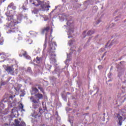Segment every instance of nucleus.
Returning a JSON list of instances; mask_svg holds the SVG:
<instances>
[{
	"label": "nucleus",
	"mask_w": 126,
	"mask_h": 126,
	"mask_svg": "<svg viewBox=\"0 0 126 126\" xmlns=\"http://www.w3.org/2000/svg\"><path fill=\"white\" fill-rule=\"evenodd\" d=\"M7 18V20L8 21V25L6 26V29L8 30L7 33H14V32H17L18 29L15 27L16 24L21 23V15L18 16H16L17 19H13V16L9 13V11H7L5 13Z\"/></svg>",
	"instance_id": "nucleus-1"
},
{
	"label": "nucleus",
	"mask_w": 126,
	"mask_h": 126,
	"mask_svg": "<svg viewBox=\"0 0 126 126\" xmlns=\"http://www.w3.org/2000/svg\"><path fill=\"white\" fill-rule=\"evenodd\" d=\"M60 20L61 21H63L64 19H66V25H64V27H65L68 30L67 35L68 38H71L72 37V33H73V21L71 20H67L66 16L64 14L59 15Z\"/></svg>",
	"instance_id": "nucleus-2"
},
{
	"label": "nucleus",
	"mask_w": 126,
	"mask_h": 126,
	"mask_svg": "<svg viewBox=\"0 0 126 126\" xmlns=\"http://www.w3.org/2000/svg\"><path fill=\"white\" fill-rule=\"evenodd\" d=\"M30 1H33L32 4H35L36 6H39V5H40V8H39V10H41V11L49 10V8L51 7V6L48 5L49 3L45 4H44V1H40V0H30Z\"/></svg>",
	"instance_id": "nucleus-3"
},
{
	"label": "nucleus",
	"mask_w": 126,
	"mask_h": 126,
	"mask_svg": "<svg viewBox=\"0 0 126 126\" xmlns=\"http://www.w3.org/2000/svg\"><path fill=\"white\" fill-rule=\"evenodd\" d=\"M49 47L48 49V52L50 55V60H54V62H56V59L54 57H56V55L54 53L55 52V50H56V47H57V44L56 42H51V41L49 42Z\"/></svg>",
	"instance_id": "nucleus-4"
},
{
	"label": "nucleus",
	"mask_w": 126,
	"mask_h": 126,
	"mask_svg": "<svg viewBox=\"0 0 126 126\" xmlns=\"http://www.w3.org/2000/svg\"><path fill=\"white\" fill-rule=\"evenodd\" d=\"M50 30V28L47 27L43 29L42 33L44 34L45 33V41L44 45L43 46V51L46 50V48H47V41L48 40V38H49V31Z\"/></svg>",
	"instance_id": "nucleus-5"
},
{
	"label": "nucleus",
	"mask_w": 126,
	"mask_h": 126,
	"mask_svg": "<svg viewBox=\"0 0 126 126\" xmlns=\"http://www.w3.org/2000/svg\"><path fill=\"white\" fill-rule=\"evenodd\" d=\"M126 100V97L125 95H121V96L118 97L117 100H114V105H117V106H121L122 103H124Z\"/></svg>",
	"instance_id": "nucleus-6"
},
{
	"label": "nucleus",
	"mask_w": 126,
	"mask_h": 126,
	"mask_svg": "<svg viewBox=\"0 0 126 126\" xmlns=\"http://www.w3.org/2000/svg\"><path fill=\"white\" fill-rule=\"evenodd\" d=\"M14 97H15V95H9V96H7V97H6V95H5L4 97V99L1 100L0 104V110H2V109H3L4 108V104H3L2 103V102H4V103H5V102H6V100H5V98L7 100H8V99H9V100H12V98H14Z\"/></svg>",
	"instance_id": "nucleus-7"
},
{
	"label": "nucleus",
	"mask_w": 126,
	"mask_h": 126,
	"mask_svg": "<svg viewBox=\"0 0 126 126\" xmlns=\"http://www.w3.org/2000/svg\"><path fill=\"white\" fill-rule=\"evenodd\" d=\"M30 100L32 103V108H33V109H36L37 107L39 106V104H40L39 99L35 98L33 97V96H31L30 97Z\"/></svg>",
	"instance_id": "nucleus-8"
},
{
	"label": "nucleus",
	"mask_w": 126,
	"mask_h": 126,
	"mask_svg": "<svg viewBox=\"0 0 126 126\" xmlns=\"http://www.w3.org/2000/svg\"><path fill=\"white\" fill-rule=\"evenodd\" d=\"M122 115L124 117L121 116L119 114L117 115V118L118 119V126H121L123 124V121L126 119V112L124 113V114H122Z\"/></svg>",
	"instance_id": "nucleus-9"
},
{
	"label": "nucleus",
	"mask_w": 126,
	"mask_h": 126,
	"mask_svg": "<svg viewBox=\"0 0 126 126\" xmlns=\"http://www.w3.org/2000/svg\"><path fill=\"white\" fill-rule=\"evenodd\" d=\"M16 115H18V111L16 110L15 108L12 109L11 111V115H10V117L11 118L9 119L10 122H11V120H12V118H16Z\"/></svg>",
	"instance_id": "nucleus-10"
},
{
	"label": "nucleus",
	"mask_w": 126,
	"mask_h": 126,
	"mask_svg": "<svg viewBox=\"0 0 126 126\" xmlns=\"http://www.w3.org/2000/svg\"><path fill=\"white\" fill-rule=\"evenodd\" d=\"M19 57H22L23 56L24 58L27 59V60H29L30 59V56H29L27 54V52L26 51H24V50H22L19 54Z\"/></svg>",
	"instance_id": "nucleus-11"
},
{
	"label": "nucleus",
	"mask_w": 126,
	"mask_h": 126,
	"mask_svg": "<svg viewBox=\"0 0 126 126\" xmlns=\"http://www.w3.org/2000/svg\"><path fill=\"white\" fill-rule=\"evenodd\" d=\"M5 70L7 71L9 73H10V74H13L14 73V69L12 67L8 66L6 67Z\"/></svg>",
	"instance_id": "nucleus-12"
},
{
	"label": "nucleus",
	"mask_w": 126,
	"mask_h": 126,
	"mask_svg": "<svg viewBox=\"0 0 126 126\" xmlns=\"http://www.w3.org/2000/svg\"><path fill=\"white\" fill-rule=\"evenodd\" d=\"M71 49H70L71 51L70 52V53L68 54H67V59L66 61L65 62V64H68V63L69 61H70V56H71V54H72V51H71Z\"/></svg>",
	"instance_id": "nucleus-13"
},
{
	"label": "nucleus",
	"mask_w": 126,
	"mask_h": 126,
	"mask_svg": "<svg viewBox=\"0 0 126 126\" xmlns=\"http://www.w3.org/2000/svg\"><path fill=\"white\" fill-rule=\"evenodd\" d=\"M63 69H66V70H67V69L66 68V66H65V68L63 69L56 68L55 70V72H54L53 73H60V72H62V70H63Z\"/></svg>",
	"instance_id": "nucleus-14"
},
{
	"label": "nucleus",
	"mask_w": 126,
	"mask_h": 126,
	"mask_svg": "<svg viewBox=\"0 0 126 126\" xmlns=\"http://www.w3.org/2000/svg\"><path fill=\"white\" fill-rule=\"evenodd\" d=\"M116 42V40H113L111 43H110V42H108L105 46V48H110L111 46L113 45V44Z\"/></svg>",
	"instance_id": "nucleus-15"
},
{
	"label": "nucleus",
	"mask_w": 126,
	"mask_h": 126,
	"mask_svg": "<svg viewBox=\"0 0 126 126\" xmlns=\"http://www.w3.org/2000/svg\"><path fill=\"white\" fill-rule=\"evenodd\" d=\"M35 96L36 97V98H37L38 100H41L42 99H43V94H35Z\"/></svg>",
	"instance_id": "nucleus-16"
},
{
	"label": "nucleus",
	"mask_w": 126,
	"mask_h": 126,
	"mask_svg": "<svg viewBox=\"0 0 126 126\" xmlns=\"http://www.w3.org/2000/svg\"><path fill=\"white\" fill-rule=\"evenodd\" d=\"M43 57H36V63H41L43 61Z\"/></svg>",
	"instance_id": "nucleus-17"
},
{
	"label": "nucleus",
	"mask_w": 126,
	"mask_h": 126,
	"mask_svg": "<svg viewBox=\"0 0 126 126\" xmlns=\"http://www.w3.org/2000/svg\"><path fill=\"white\" fill-rule=\"evenodd\" d=\"M38 92V90H37V88H33L32 91V95H34L35 94H36Z\"/></svg>",
	"instance_id": "nucleus-18"
},
{
	"label": "nucleus",
	"mask_w": 126,
	"mask_h": 126,
	"mask_svg": "<svg viewBox=\"0 0 126 126\" xmlns=\"http://www.w3.org/2000/svg\"><path fill=\"white\" fill-rule=\"evenodd\" d=\"M19 107L20 109H21V112L22 113H23V112H25V109H24L23 108H24V106L23 105V104H22V103H20L19 105Z\"/></svg>",
	"instance_id": "nucleus-19"
},
{
	"label": "nucleus",
	"mask_w": 126,
	"mask_h": 126,
	"mask_svg": "<svg viewBox=\"0 0 126 126\" xmlns=\"http://www.w3.org/2000/svg\"><path fill=\"white\" fill-rule=\"evenodd\" d=\"M101 22V19L96 18L95 22L94 23V26L96 25H98L99 23Z\"/></svg>",
	"instance_id": "nucleus-20"
},
{
	"label": "nucleus",
	"mask_w": 126,
	"mask_h": 126,
	"mask_svg": "<svg viewBox=\"0 0 126 126\" xmlns=\"http://www.w3.org/2000/svg\"><path fill=\"white\" fill-rule=\"evenodd\" d=\"M38 16H40V17H43V18L44 19V21H47V20H48L49 18H48L47 16L46 15H42L40 14H39Z\"/></svg>",
	"instance_id": "nucleus-21"
},
{
	"label": "nucleus",
	"mask_w": 126,
	"mask_h": 126,
	"mask_svg": "<svg viewBox=\"0 0 126 126\" xmlns=\"http://www.w3.org/2000/svg\"><path fill=\"white\" fill-rule=\"evenodd\" d=\"M32 14H37L39 12V10L38 9L34 8L32 10Z\"/></svg>",
	"instance_id": "nucleus-22"
},
{
	"label": "nucleus",
	"mask_w": 126,
	"mask_h": 126,
	"mask_svg": "<svg viewBox=\"0 0 126 126\" xmlns=\"http://www.w3.org/2000/svg\"><path fill=\"white\" fill-rule=\"evenodd\" d=\"M29 34L32 36V37H34V36H36L37 35V33L35 32L31 31L29 32Z\"/></svg>",
	"instance_id": "nucleus-23"
},
{
	"label": "nucleus",
	"mask_w": 126,
	"mask_h": 126,
	"mask_svg": "<svg viewBox=\"0 0 126 126\" xmlns=\"http://www.w3.org/2000/svg\"><path fill=\"white\" fill-rule=\"evenodd\" d=\"M92 34H94V31L93 30L89 31L87 33L88 36H91Z\"/></svg>",
	"instance_id": "nucleus-24"
},
{
	"label": "nucleus",
	"mask_w": 126,
	"mask_h": 126,
	"mask_svg": "<svg viewBox=\"0 0 126 126\" xmlns=\"http://www.w3.org/2000/svg\"><path fill=\"white\" fill-rule=\"evenodd\" d=\"M122 89L124 90V92H126V83H124L122 86Z\"/></svg>",
	"instance_id": "nucleus-25"
},
{
	"label": "nucleus",
	"mask_w": 126,
	"mask_h": 126,
	"mask_svg": "<svg viewBox=\"0 0 126 126\" xmlns=\"http://www.w3.org/2000/svg\"><path fill=\"white\" fill-rule=\"evenodd\" d=\"M20 87H21V85H18L17 87H15V90L16 91L18 92V91H19L20 90Z\"/></svg>",
	"instance_id": "nucleus-26"
},
{
	"label": "nucleus",
	"mask_w": 126,
	"mask_h": 126,
	"mask_svg": "<svg viewBox=\"0 0 126 126\" xmlns=\"http://www.w3.org/2000/svg\"><path fill=\"white\" fill-rule=\"evenodd\" d=\"M20 87H21V85H18L17 87H15V90L16 91L18 92V91H19L20 90Z\"/></svg>",
	"instance_id": "nucleus-27"
},
{
	"label": "nucleus",
	"mask_w": 126,
	"mask_h": 126,
	"mask_svg": "<svg viewBox=\"0 0 126 126\" xmlns=\"http://www.w3.org/2000/svg\"><path fill=\"white\" fill-rule=\"evenodd\" d=\"M97 10H98V7H97V6H94L93 8V12H94V13H95V12H96Z\"/></svg>",
	"instance_id": "nucleus-28"
},
{
	"label": "nucleus",
	"mask_w": 126,
	"mask_h": 126,
	"mask_svg": "<svg viewBox=\"0 0 126 126\" xmlns=\"http://www.w3.org/2000/svg\"><path fill=\"white\" fill-rule=\"evenodd\" d=\"M14 5V3H13V2H11V3H10L8 7H7V9H8V8H9V7H11L12 8L13 7V6Z\"/></svg>",
	"instance_id": "nucleus-29"
},
{
	"label": "nucleus",
	"mask_w": 126,
	"mask_h": 126,
	"mask_svg": "<svg viewBox=\"0 0 126 126\" xmlns=\"http://www.w3.org/2000/svg\"><path fill=\"white\" fill-rule=\"evenodd\" d=\"M37 88L40 90L41 92H43L44 90L43 89V88H42L41 86H39Z\"/></svg>",
	"instance_id": "nucleus-30"
},
{
	"label": "nucleus",
	"mask_w": 126,
	"mask_h": 126,
	"mask_svg": "<svg viewBox=\"0 0 126 126\" xmlns=\"http://www.w3.org/2000/svg\"><path fill=\"white\" fill-rule=\"evenodd\" d=\"M28 44H29V45H31V44H32V42H33V41L31 39H29L28 41Z\"/></svg>",
	"instance_id": "nucleus-31"
},
{
	"label": "nucleus",
	"mask_w": 126,
	"mask_h": 126,
	"mask_svg": "<svg viewBox=\"0 0 126 126\" xmlns=\"http://www.w3.org/2000/svg\"><path fill=\"white\" fill-rule=\"evenodd\" d=\"M51 67H52V66L50 65H47V66H46V68L47 69V70H50Z\"/></svg>",
	"instance_id": "nucleus-32"
},
{
	"label": "nucleus",
	"mask_w": 126,
	"mask_h": 126,
	"mask_svg": "<svg viewBox=\"0 0 126 126\" xmlns=\"http://www.w3.org/2000/svg\"><path fill=\"white\" fill-rule=\"evenodd\" d=\"M68 44L69 45L71 46V45H73V42H72V40H70L68 41Z\"/></svg>",
	"instance_id": "nucleus-33"
},
{
	"label": "nucleus",
	"mask_w": 126,
	"mask_h": 126,
	"mask_svg": "<svg viewBox=\"0 0 126 126\" xmlns=\"http://www.w3.org/2000/svg\"><path fill=\"white\" fill-rule=\"evenodd\" d=\"M27 71L28 72H30V73H31V72H32V70H31V67H28L27 69Z\"/></svg>",
	"instance_id": "nucleus-34"
},
{
	"label": "nucleus",
	"mask_w": 126,
	"mask_h": 126,
	"mask_svg": "<svg viewBox=\"0 0 126 126\" xmlns=\"http://www.w3.org/2000/svg\"><path fill=\"white\" fill-rule=\"evenodd\" d=\"M5 84H6V82H4L3 81H1V85H5Z\"/></svg>",
	"instance_id": "nucleus-35"
},
{
	"label": "nucleus",
	"mask_w": 126,
	"mask_h": 126,
	"mask_svg": "<svg viewBox=\"0 0 126 126\" xmlns=\"http://www.w3.org/2000/svg\"><path fill=\"white\" fill-rule=\"evenodd\" d=\"M86 32H87L85 31L83 33V36L84 38H85V37H86Z\"/></svg>",
	"instance_id": "nucleus-36"
},
{
	"label": "nucleus",
	"mask_w": 126,
	"mask_h": 126,
	"mask_svg": "<svg viewBox=\"0 0 126 126\" xmlns=\"http://www.w3.org/2000/svg\"><path fill=\"white\" fill-rule=\"evenodd\" d=\"M89 2H90V0H88L84 2V4H89Z\"/></svg>",
	"instance_id": "nucleus-37"
},
{
	"label": "nucleus",
	"mask_w": 126,
	"mask_h": 126,
	"mask_svg": "<svg viewBox=\"0 0 126 126\" xmlns=\"http://www.w3.org/2000/svg\"><path fill=\"white\" fill-rule=\"evenodd\" d=\"M4 1H5V0H0V5H1V3H2V2H4Z\"/></svg>",
	"instance_id": "nucleus-38"
},
{
	"label": "nucleus",
	"mask_w": 126,
	"mask_h": 126,
	"mask_svg": "<svg viewBox=\"0 0 126 126\" xmlns=\"http://www.w3.org/2000/svg\"><path fill=\"white\" fill-rule=\"evenodd\" d=\"M98 68L99 69H102V68H103V66L100 65H99V66H98Z\"/></svg>",
	"instance_id": "nucleus-39"
},
{
	"label": "nucleus",
	"mask_w": 126,
	"mask_h": 126,
	"mask_svg": "<svg viewBox=\"0 0 126 126\" xmlns=\"http://www.w3.org/2000/svg\"><path fill=\"white\" fill-rule=\"evenodd\" d=\"M22 8L24 9V10H27V8L25 7L24 6H22Z\"/></svg>",
	"instance_id": "nucleus-40"
},
{
	"label": "nucleus",
	"mask_w": 126,
	"mask_h": 126,
	"mask_svg": "<svg viewBox=\"0 0 126 126\" xmlns=\"http://www.w3.org/2000/svg\"><path fill=\"white\" fill-rule=\"evenodd\" d=\"M12 9H14V10L16 9V6H15V5L13 6V7H12Z\"/></svg>",
	"instance_id": "nucleus-41"
},
{
	"label": "nucleus",
	"mask_w": 126,
	"mask_h": 126,
	"mask_svg": "<svg viewBox=\"0 0 126 126\" xmlns=\"http://www.w3.org/2000/svg\"><path fill=\"white\" fill-rule=\"evenodd\" d=\"M90 40H91V37H90L87 42V44H88L90 42Z\"/></svg>",
	"instance_id": "nucleus-42"
},
{
	"label": "nucleus",
	"mask_w": 126,
	"mask_h": 126,
	"mask_svg": "<svg viewBox=\"0 0 126 126\" xmlns=\"http://www.w3.org/2000/svg\"><path fill=\"white\" fill-rule=\"evenodd\" d=\"M24 95H25V94L23 93L22 94H21L20 96V97H24Z\"/></svg>",
	"instance_id": "nucleus-43"
},
{
	"label": "nucleus",
	"mask_w": 126,
	"mask_h": 126,
	"mask_svg": "<svg viewBox=\"0 0 126 126\" xmlns=\"http://www.w3.org/2000/svg\"><path fill=\"white\" fill-rule=\"evenodd\" d=\"M25 1V3L26 4H27V3H28V0H24Z\"/></svg>",
	"instance_id": "nucleus-44"
},
{
	"label": "nucleus",
	"mask_w": 126,
	"mask_h": 126,
	"mask_svg": "<svg viewBox=\"0 0 126 126\" xmlns=\"http://www.w3.org/2000/svg\"><path fill=\"white\" fill-rule=\"evenodd\" d=\"M49 41L52 40V39H53V38H52V35H50V36H49Z\"/></svg>",
	"instance_id": "nucleus-45"
},
{
	"label": "nucleus",
	"mask_w": 126,
	"mask_h": 126,
	"mask_svg": "<svg viewBox=\"0 0 126 126\" xmlns=\"http://www.w3.org/2000/svg\"><path fill=\"white\" fill-rule=\"evenodd\" d=\"M69 122L70 124H72V120H70V118L69 119Z\"/></svg>",
	"instance_id": "nucleus-46"
},
{
	"label": "nucleus",
	"mask_w": 126,
	"mask_h": 126,
	"mask_svg": "<svg viewBox=\"0 0 126 126\" xmlns=\"http://www.w3.org/2000/svg\"><path fill=\"white\" fill-rule=\"evenodd\" d=\"M3 44V41H0V45H2Z\"/></svg>",
	"instance_id": "nucleus-47"
},
{
	"label": "nucleus",
	"mask_w": 126,
	"mask_h": 126,
	"mask_svg": "<svg viewBox=\"0 0 126 126\" xmlns=\"http://www.w3.org/2000/svg\"><path fill=\"white\" fill-rule=\"evenodd\" d=\"M10 126V124H5L4 126Z\"/></svg>",
	"instance_id": "nucleus-48"
},
{
	"label": "nucleus",
	"mask_w": 126,
	"mask_h": 126,
	"mask_svg": "<svg viewBox=\"0 0 126 126\" xmlns=\"http://www.w3.org/2000/svg\"><path fill=\"white\" fill-rule=\"evenodd\" d=\"M42 106L44 107V106H45V102H42Z\"/></svg>",
	"instance_id": "nucleus-49"
},
{
	"label": "nucleus",
	"mask_w": 126,
	"mask_h": 126,
	"mask_svg": "<svg viewBox=\"0 0 126 126\" xmlns=\"http://www.w3.org/2000/svg\"><path fill=\"white\" fill-rule=\"evenodd\" d=\"M58 7L59 9H60V7H62V5H59L57 6Z\"/></svg>",
	"instance_id": "nucleus-50"
},
{
	"label": "nucleus",
	"mask_w": 126,
	"mask_h": 126,
	"mask_svg": "<svg viewBox=\"0 0 126 126\" xmlns=\"http://www.w3.org/2000/svg\"><path fill=\"white\" fill-rule=\"evenodd\" d=\"M63 99H64V101H66V97H64Z\"/></svg>",
	"instance_id": "nucleus-51"
},
{
	"label": "nucleus",
	"mask_w": 126,
	"mask_h": 126,
	"mask_svg": "<svg viewBox=\"0 0 126 126\" xmlns=\"http://www.w3.org/2000/svg\"><path fill=\"white\" fill-rule=\"evenodd\" d=\"M47 116H49V114H46L45 117H47Z\"/></svg>",
	"instance_id": "nucleus-52"
},
{
	"label": "nucleus",
	"mask_w": 126,
	"mask_h": 126,
	"mask_svg": "<svg viewBox=\"0 0 126 126\" xmlns=\"http://www.w3.org/2000/svg\"><path fill=\"white\" fill-rule=\"evenodd\" d=\"M41 111H42V109H39V112H41Z\"/></svg>",
	"instance_id": "nucleus-53"
},
{
	"label": "nucleus",
	"mask_w": 126,
	"mask_h": 126,
	"mask_svg": "<svg viewBox=\"0 0 126 126\" xmlns=\"http://www.w3.org/2000/svg\"><path fill=\"white\" fill-rule=\"evenodd\" d=\"M77 66H78V63L77 64Z\"/></svg>",
	"instance_id": "nucleus-54"
},
{
	"label": "nucleus",
	"mask_w": 126,
	"mask_h": 126,
	"mask_svg": "<svg viewBox=\"0 0 126 126\" xmlns=\"http://www.w3.org/2000/svg\"><path fill=\"white\" fill-rule=\"evenodd\" d=\"M4 66H5V65H3V67H4Z\"/></svg>",
	"instance_id": "nucleus-55"
},
{
	"label": "nucleus",
	"mask_w": 126,
	"mask_h": 126,
	"mask_svg": "<svg viewBox=\"0 0 126 126\" xmlns=\"http://www.w3.org/2000/svg\"><path fill=\"white\" fill-rule=\"evenodd\" d=\"M18 39H19V40H21V38H18Z\"/></svg>",
	"instance_id": "nucleus-56"
},
{
	"label": "nucleus",
	"mask_w": 126,
	"mask_h": 126,
	"mask_svg": "<svg viewBox=\"0 0 126 126\" xmlns=\"http://www.w3.org/2000/svg\"><path fill=\"white\" fill-rule=\"evenodd\" d=\"M58 119H59V120H61V118H58Z\"/></svg>",
	"instance_id": "nucleus-57"
},
{
	"label": "nucleus",
	"mask_w": 126,
	"mask_h": 126,
	"mask_svg": "<svg viewBox=\"0 0 126 126\" xmlns=\"http://www.w3.org/2000/svg\"><path fill=\"white\" fill-rule=\"evenodd\" d=\"M0 36H1V34L0 33Z\"/></svg>",
	"instance_id": "nucleus-58"
},
{
	"label": "nucleus",
	"mask_w": 126,
	"mask_h": 126,
	"mask_svg": "<svg viewBox=\"0 0 126 126\" xmlns=\"http://www.w3.org/2000/svg\"><path fill=\"white\" fill-rule=\"evenodd\" d=\"M75 52V51H73V52Z\"/></svg>",
	"instance_id": "nucleus-59"
},
{
	"label": "nucleus",
	"mask_w": 126,
	"mask_h": 126,
	"mask_svg": "<svg viewBox=\"0 0 126 126\" xmlns=\"http://www.w3.org/2000/svg\"><path fill=\"white\" fill-rule=\"evenodd\" d=\"M10 107H12V105H10Z\"/></svg>",
	"instance_id": "nucleus-60"
},
{
	"label": "nucleus",
	"mask_w": 126,
	"mask_h": 126,
	"mask_svg": "<svg viewBox=\"0 0 126 126\" xmlns=\"http://www.w3.org/2000/svg\"><path fill=\"white\" fill-rule=\"evenodd\" d=\"M68 106H69V104H68Z\"/></svg>",
	"instance_id": "nucleus-61"
},
{
	"label": "nucleus",
	"mask_w": 126,
	"mask_h": 126,
	"mask_svg": "<svg viewBox=\"0 0 126 126\" xmlns=\"http://www.w3.org/2000/svg\"><path fill=\"white\" fill-rule=\"evenodd\" d=\"M71 126H72V124H71Z\"/></svg>",
	"instance_id": "nucleus-62"
},
{
	"label": "nucleus",
	"mask_w": 126,
	"mask_h": 126,
	"mask_svg": "<svg viewBox=\"0 0 126 126\" xmlns=\"http://www.w3.org/2000/svg\"><path fill=\"white\" fill-rule=\"evenodd\" d=\"M64 126V125H63V126Z\"/></svg>",
	"instance_id": "nucleus-63"
},
{
	"label": "nucleus",
	"mask_w": 126,
	"mask_h": 126,
	"mask_svg": "<svg viewBox=\"0 0 126 126\" xmlns=\"http://www.w3.org/2000/svg\"><path fill=\"white\" fill-rule=\"evenodd\" d=\"M36 16H37V17H38V16H37V15H36Z\"/></svg>",
	"instance_id": "nucleus-64"
}]
</instances>
